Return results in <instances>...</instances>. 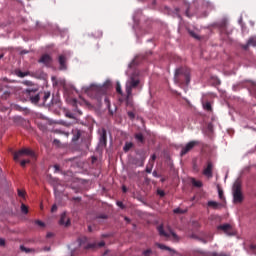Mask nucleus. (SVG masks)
Returning <instances> with one entry per match:
<instances>
[{
    "mask_svg": "<svg viewBox=\"0 0 256 256\" xmlns=\"http://www.w3.org/2000/svg\"><path fill=\"white\" fill-rule=\"evenodd\" d=\"M140 87V78L139 75L136 73H133L129 76L125 83V101L126 103H129L130 99H132V91L133 89H139Z\"/></svg>",
    "mask_w": 256,
    "mask_h": 256,
    "instance_id": "obj_1",
    "label": "nucleus"
},
{
    "mask_svg": "<svg viewBox=\"0 0 256 256\" xmlns=\"http://www.w3.org/2000/svg\"><path fill=\"white\" fill-rule=\"evenodd\" d=\"M174 81L178 85H189L190 83V69L188 68H178L175 71Z\"/></svg>",
    "mask_w": 256,
    "mask_h": 256,
    "instance_id": "obj_2",
    "label": "nucleus"
},
{
    "mask_svg": "<svg viewBox=\"0 0 256 256\" xmlns=\"http://www.w3.org/2000/svg\"><path fill=\"white\" fill-rule=\"evenodd\" d=\"M244 201L242 194V185L240 181H236L233 186V202L234 204H241Z\"/></svg>",
    "mask_w": 256,
    "mask_h": 256,
    "instance_id": "obj_3",
    "label": "nucleus"
},
{
    "mask_svg": "<svg viewBox=\"0 0 256 256\" xmlns=\"http://www.w3.org/2000/svg\"><path fill=\"white\" fill-rule=\"evenodd\" d=\"M79 246L83 248L84 250H94L97 247L102 248L105 246V242L101 241L98 244L97 243H87V237H81L78 239Z\"/></svg>",
    "mask_w": 256,
    "mask_h": 256,
    "instance_id": "obj_4",
    "label": "nucleus"
},
{
    "mask_svg": "<svg viewBox=\"0 0 256 256\" xmlns=\"http://www.w3.org/2000/svg\"><path fill=\"white\" fill-rule=\"evenodd\" d=\"M217 230L223 231L224 234H226L227 236H230V237L236 235L235 229L233 228L232 225H230V224H228V223L219 225V226L217 227Z\"/></svg>",
    "mask_w": 256,
    "mask_h": 256,
    "instance_id": "obj_5",
    "label": "nucleus"
},
{
    "mask_svg": "<svg viewBox=\"0 0 256 256\" xmlns=\"http://www.w3.org/2000/svg\"><path fill=\"white\" fill-rule=\"evenodd\" d=\"M22 157H33V150L29 148H23L22 150L14 153V160L18 161Z\"/></svg>",
    "mask_w": 256,
    "mask_h": 256,
    "instance_id": "obj_6",
    "label": "nucleus"
},
{
    "mask_svg": "<svg viewBox=\"0 0 256 256\" xmlns=\"http://www.w3.org/2000/svg\"><path fill=\"white\" fill-rule=\"evenodd\" d=\"M199 145V141L193 140L186 144L185 147L182 148L180 153L181 157L187 155L190 151H192L196 146Z\"/></svg>",
    "mask_w": 256,
    "mask_h": 256,
    "instance_id": "obj_7",
    "label": "nucleus"
},
{
    "mask_svg": "<svg viewBox=\"0 0 256 256\" xmlns=\"http://www.w3.org/2000/svg\"><path fill=\"white\" fill-rule=\"evenodd\" d=\"M39 63H43L46 67H51L53 63V58L49 54H44L39 59Z\"/></svg>",
    "mask_w": 256,
    "mask_h": 256,
    "instance_id": "obj_8",
    "label": "nucleus"
},
{
    "mask_svg": "<svg viewBox=\"0 0 256 256\" xmlns=\"http://www.w3.org/2000/svg\"><path fill=\"white\" fill-rule=\"evenodd\" d=\"M203 175L208 179L213 178V164L211 161L207 162V167L204 169Z\"/></svg>",
    "mask_w": 256,
    "mask_h": 256,
    "instance_id": "obj_9",
    "label": "nucleus"
},
{
    "mask_svg": "<svg viewBox=\"0 0 256 256\" xmlns=\"http://www.w3.org/2000/svg\"><path fill=\"white\" fill-rule=\"evenodd\" d=\"M59 224L65 227H69L71 225V220L69 219V217H67L66 212L62 213Z\"/></svg>",
    "mask_w": 256,
    "mask_h": 256,
    "instance_id": "obj_10",
    "label": "nucleus"
},
{
    "mask_svg": "<svg viewBox=\"0 0 256 256\" xmlns=\"http://www.w3.org/2000/svg\"><path fill=\"white\" fill-rule=\"evenodd\" d=\"M58 62H59L61 71H65V69H67V56L61 54L58 57Z\"/></svg>",
    "mask_w": 256,
    "mask_h": 256,
    "instance_id": "obj_11",
    "label": "nucleus"
},
{
    "mask_svg": "<svg viewBox=\"0 0 256 256\" xmlns=\"http://www.w3.org/2000/svg\"><path fill=\"white\" fill-rule=\"evenodd\" d=\"M72 143H76L79 139H82L83 141V137H82V131L81 130H78V129H75L72 131Z\"/></svg>",
    "mask_w": 256,
    "mask_h": 256,
    "instance_id": "obj_12",
    "label": "nucleus"
},
{
    "mask_svg": "<svg viewBox=\"0 0 256 256\" xmlns=\"http://www.w3.org/2000/svg\"><path fill=\"white\" fill-rule=\"evenodd\" d=\"M100 144L106 146L107 144V132L103 128L100 133Z\"/></svg>",
    "mask_w": 256,
    "mask_h": 256,
    "instance_id": "obj_13",
    "label": "nucleus"
},
{
    "mask_svg": "<svg viewBox=\"0 0 256 256\" xmlns=\"http://www.w3.org/2000/svg\"><path fill=\"white\" fill-rule=\"evenodd\" d=\"M249 46H256V38L251 37V38L248 40L247 44L242 45V48H243L244 50H248Z\"/></svg>",
    "mask_w": 256,
    "mask_h": 256,
    "instance_id": "obj_14",
    "label": "nucleus"
},
{
    "mask_svg": "<svg viewBox=\"0 0 256 256\" xmlns=\"http://www.w3.org/2000/svg\"><path fill=\"white\" fill-rule=\"evenodd\" d=\"M157 231L161 237H165V238L170 237V234L164 231V227L162 224L157 227Z\"/></svg>",
    "mask_w": 256,
    "mask_h": 256,
    "instance_id": "obj_15",
    "label": "nucleus"
},
{
    "mask_svg": "<svg viewBox=\"0 0 256 256\" xmlns=\"http://www.w3.org/2000/svg\"><path fill=\"white\" fill-rule=\"evenodd\" d=\"M134 137H135V140L137 141V143H140V144L144 145V143H145V137L143 136V134H142L141 132L136 133V134L134 135Z\"/></svg>",
    "mask_w": 256,
    "mask_h": 256,
    "instance_id": "obj_16",
    "label": "nucleus"
},
{
    "mask_svg": "<svg viewBox=\"0 0 256 256\" xmlns=\"http://www.w3.org/2000/svg\"><path fill=\"white\" fill-rule=\"evenodd\" d=\"M31 93H33V89H26V90H24V95L27 96V98L29 99L30 103H33V95H31Z\"/></svg>",
    "mask_w": 256,
    "mask_h": 256,
    "instance_id": "obj_17",
    "label": "nucleus"
},
{
    "mask_svg": "<svg viewBox=\"0 0 256 256\" xmlns=\"http://www.w3.org/2000/svg\"><path fill=\"white\" fill-rule=\"evenodd\" d=\"M208 207L213 208L214 210H217L219 209V207H221V204L216 201H209Z\"/></svg>",
    "mask_w": 256,
    "mask_h": 256,
    "instance_id": "obj_18",
    "label": "nucleus"
},
{
    "mask_svg": "<svg viewBox=\"0 0 256 256\" xmlns=\"http://www.w3.org/2000/svg\"><path fill=\"white\" fill-rule=\"evenodd\" d=\"M218 27L220 28V30L222 32H225L226 31V28H227V20L224 19L222 20L220 23H218Z\"/></svg>",
    "mask_w": 256,
    "mask_h": 256,
    "instance_id": "obj_19",
    "label": "nucleus"
},
{
    "mask_svg": "<svg viewBox=\"0 0 256 256\" xmlns=\"http://www.w3.org/2000/svg\"><path fill=\"white\" fill-rule=\"evenodd\" d=\"M116 92L118 93V95H121V97H125V95H126L122 91V87H121L120 82L116 83Z\"/></svg>",
    "mask_w": 256,
    "mask_h": 256,
    "instance_id": "obj_20",
    "label": "nucleus"
},
{
    "mask_svg": "<svg viewBox=\"0 0 256 256\" xmlns=\"http://www.w3.org/2000/svg\"><path fill=\"white\" fill-rule=\"evenodd\" d=\"M133 147V143L132 142H126L124 147H123V151L125 153L129 152Z\"/></svg>",
    "mask_w": 256,
    "mask_h": 256,
    "instance_id": "obj_21",
    "label": "nucleus"
},
{
    "mask_svg": "<svg viewBox=\"0 0 256 256\" xmlns=\"http://www.w3.org/2000/svg\"><path fill=\"white\" fill-rule=\"evenodd\" d=\"M15 75H17V77L23 78V77H27V75H29V72H23L21 70H16Z\"/></svg>",
    "mask_w": 256,
    "mask_h": 256,
    "instance_id": "obj_22",
    "label": "nucleus"
},
{
    "mask_svg": "<svg viewBox=\"0 0 256 256\" xmlns=\"http://www.w3.org/2000/svg\"><path fill=\"white\" fill-rule=\"evenodd\" d=\"M40 95L44 103L47 101V99H49V97H51V93L49 92H40Z\"/></svg>",
    "mask_w": 256,
    "mask_h": 256,
    "instance_id": "obj_23",
    "label": "nucleus"
},
{
    "mask_svg": "<svg viewBox=\"0 0 256 256\" xmlns=\"http://www.w3.org/2000/svg\"><path fill=\"white\" fill-rule=\"evenodd\" d=\"M156 246H157L159 249H161V250H166V251L172 252L171 248L168 247V246H166V245H164V244L157 243Z\"/></svg>",
    "mask_w": 256,
    "mask_h": 256,
    "instance_id": "obj_24",
    "label": "nucleus"
},
{
    "mask_svg": "<svg viewBox=\"0 0 256 256\" xmlns=\"http://www.w3.org/2000/svg\"><path fill=\"white\" fill-rule=\"evenodd\" d=\"M211 81H212L213 85H215V86L221 85L220 79L215 76L211 77Z\"/></svg>",
    "mask_w": 256,
    "mask_h": 256,
    "instance_id": "obj_25",
    "label": "nucleus"
},
{
    "mask_svg": "<svg viewBox=\"0 0 256 256\" xmlns=\"http://www.w3.org/2000/svg\"><path fill=\"white\" fill-rule=\"evenodd\" d=\"M192 185L196 188H202L203 184L201 181H197L195 179L192 180Z\"/></svg>",
    "mask_w": 256,
    "mask_h": 256,
    "instance_id": "obj_26",
    "label": "nucleus"
},
{
    "mask_svg": "<svg viewBox=\"0 0 256 256\" xmlns=\"http://www.w3.org/2000/svg\"><path fill=\"white\" fill-rule=\"evenodd\" d=\"M21 213H23L24 215H27V213H29V208L23 203L21 204Z\"/></svg>",
    "mask_w": 256,
    "mask_h": 256,
    "instance_id": "obj_27",
    "label": "nucleus"
},
{
    "mask_svg": "<svg viewBox=\"0 0 256 256\" xmlns=\"http://www.w3.org/2000/svg\"><path fill=\"white\" fill-rule=\"evenodd\" d=\"M102 35H103V33L100 30H94L92 32V36L95 37V38H100Z\"/></svg>",
    "mask_w": 256,
    "mask_h": 256,
    "instance_id": "obj_28",
    "label": "nucleus"
},
{
    "mask_svg": "<svg viewBox=\"0 0 256 256\" xmlns=\"http://www.w3.org/2000/svg\"><path fill=\"white\" fill-rule=\"evenodd\" d=\"M134 165H136L137 167H143L144 166V159H141V160L136 159L134 161Z\"/></svg>",
    "mask_w": 256,
    "mask_h": 256,
    "instance_id": "obj_29",
    "label": "nucleus"
},
{
    "mask_svg": "<svg viewBox=\"0 0 256 256\" xmlns=\"http://www.w3.org/2000/svg\"><path fill=\"white\" fill-rule=\"evenodd\" d=\"M204 110L205 111H212V106H211V103L210 102H206L204 105Z\"/></svg>",
    "mask_w": 256,
    "mask_h": 256,
    "instance_id": "obj_30",
    "label": "nucleus"
},
{
    "mask_svg": "<svg viewBox=\"0 0 256 256\" xmlns=\"http://www.w3.org/2000/svg\"><path fill=\"white\" fill-rule=\"evenodd\" d=\"M168 230H169L170 235L173 237V239H174L175 241H178V240H179V237L177 236V234H176L175 232H173V231L171 230V228H168Z\"/></svg>",
    "mask_w": 256,
    "mask_h": 256,
    "instance_id": "obj_31",
    "label": "nucleus"
},
{
    "mask_svg": "<svg viewBox=\"0 0 256 256\" xmlns=\"http://www.w3.org/2000/svg\"><path fill=\"white\" fill-rule=\"evenodd\" d=\"M40 99H41V93H39V94H37V95H34V97H33V103H34V104H35V103H39Z\"/></svg>",
    "mask_w": 256,
    "mask_h": 256,
    "instance_id": "obj_32",
    "label": "nucleus"
},
{
    "mask_svg": "<svg viewBox=\"0 0 256 256\" xmlns=\"http://www.w3.org/2000/svg\"><path fill=\"white\" fill-rule=\"evenodd\" d=\"M153 253L152 249H146L143 251V256H151Z\"/></svg>",
    "mask_w": 256,
    "mask_h": 256,
    "instance_id": "obj_33",
    "label": "nucleus"
},
{
    "mask_svg": "<svg viewBox=\"0 0 256 256\" xmlns=\"http://www.w3.org/2000/svg\"><path fill=\"white\" fill-rule=\"evenodd\" d=\"M173 212H174V214H184L185 213V211L180 208L174 209Z\"/></svg>",
    "mask_w": 256,
    "mask_h": 256,
    "instance_id": "obj_34",
    "label": "nucleus"
},
{
    "mask_svg": "<svg viewBox=\"0 0 256 256\" xmlns=\"http://www.w3.org/2000/svg\"><path fill=\"white\" fill-rule=\"evenodd\" d=\"M108 216L106 214H99L97 215L96 219L106 220Z\"/></svg>",
    "mask_w": 256,
    "mask_h": 256,
    "instance_id": "obj_35",
    "label": "nucleus"
},
{
    "mask_svg": "<svg viewBox=\"0 0 256 256\" xmlns=\"http://www.w3.org/2000/svg\"><path fill=\"white\" fill-rule=\"evenodd\" d=\"M35 224L38 225L40 228H45V223L43 221L37 220Z\"/></svg>",
    "mask_w": 256,
    "mask_h": 256,
    "instance_id": "obj_36",
    "label": "nucleus"
},
{
    "mask_svg": "<svg viewBox=\"0 0 256 256\" xmlns=\"http://www.w3.org/2000/svg\"><path fill=\"white\" fill-rule=\"evenodd\" d=\"M27 163H29L28 159H24L20 162L21 167H25L27 165Z\"/></svg>",
    "mask_w": 256,
    "mask_h": 256,
    "instance_id": "obj_37",
    "label": "nucleus"
},
{
    "mask_svg": "<svg viewBox=\"0 0 256 256\" xmlns=\"http://www.w3.org/2000/svg\"><path fill=\"white\" fill-rule=\"evenodd\" d=\"M189 34L195 39H200V37L193 31H189Z\"/></svg>",
    "mask_w": 256,
    "mask_h": 256,
    "instance_id": "obj_38",
    "label": "nucleus"
},
{
    "mask_svg": "<svg viewBox=\"0 0 256 256\" xmlns=\"http://www.w3.org/2000/svg\"><path fill=\"white\" fill-rule=\"evenodd\" d=\"M104 103L106 104V107H107L108 109H110V101H109L108 97H105Z\"/></svg>",
    "mask_w": 256,
    "mask_h": 256,
    "instance_id": "obj_39",
    "label": "nucleus"
},
{
    "mask_svg": "<svg viewBox=\"0 0 256 256\" xmlns=\"http://www.w3.org/2000/svg\"><path fill=\"white\" fill-rule=\"evenodd\" d=\"M18 197H25V192L21 189H18Z\"/></svg>",
    "mask_w": 256,
    "mask_h": 256,
    "instance_id": "obj_40",
    "label": "nucleus"
},
{
    "mask_svg": "<svg viewBox=\"0 0 256 256\" xmlns=\"http://www.w3.org/2000/svg\"><path fill=\"white\" fill-rule=\"evenodd\" d=\"M53 145H54V146H57V147H60V146H61V141H59V140H57V139H54Z\"/></svg>",
    "mask_w": 256,
    "mask_h": 256,
    "instance_id": "obj_41",
    "label": "nucleus"
},
{
    "mask_svg": "<svg viewBox=\"0 0 256 256\" xmlns=\"http://www.w3.org/2000/svg\"><path fill=\"white\" fill-rule=\"evenodd\" d=\"M152 168H153V163L151 164L150 167H148V166L146 167V173H147V174H151Z\"/></svg>",
    "mask_w": 256,
    "mask_h": 256,
    "instance_id": "obj_42",
    "label": "nucleus"
},
{
    "mask_svg": "<svg viewBox=\"0 0 256 256\" xmlns=\"http://www.w3.org/2000/svg\"><path fill=\"white\" fill-rule=\"evenodd\" d=\"M24 85H27L28 87H31V85H33V82L29 81V80H25L23 82Z\"/></svg>",
    "mask_w": 256,
    "mask_h": 256,
    "instance_id": "obj_43",
    "label": "nucleus"
},
{
    "mask_svg": "<svg viewBox=\"0 0 256 256\" xmlns=\"http://www.w3.org/2000/svg\"><path fill=\"white\" fill-rule=\"evenodd\" d=\"M117 206H118L120 209H124V208H125L124 204H123L121 201H117Z\"/></svg>",
    "mask_w": 256,
    "mask_h": 256,
    "instance_id": "obj_44",
    "label": "nucleus"
},
{
    "mask_svg": "<svg viewBox=\"0 0 256 256\" xmlns=\"http://www.w3.org/2000/svg\"><path fill=\"white\" fill-rule=\"evenodd\" d=\"M57 212V204H54L51 208V213Z\"/></svg>",
    "mask_w": 256,
    "mask_h": 256,
    "instance_id": "obj_45",
    "label": "nucleus"
},
{
    "mask_svg": "<svg viewBox=\"0 0 256 256\" xmlns=\"http://www.w3.org/2000/svg\"><path fill=\"white\" fill-rule=\"evenodd\" d=\"M128 117H130V119H133L135 117V114L133 112L129 111Z\"/></svg>",
    "mask_w": 256,
    "mask_h": 256,
    "instance_id": "obj_46",
    "label": "nucleus"
},
{
    "mask_svg": "<svg viewBox=\"0 0 256 256\" xmlns=\"http://www.w3.org/2000/svg\"><path fill=\"white\" fill-rule=\"evenodd\" d=\"M21 251H25L26 253H29V249L25 248V246H20Z\"/></svg>",
    "mask_w": 256,
    "mask_h": 256,
    "instance_id": "obj_47",
    "label": "nucleus"
},
{
    "mask_svg": "<svg viewBox=\"0 0 256 256\" xmlns=\"http://www.w3.org/2000/svg\"><path fill=\"white\" fill-rule=\"evenodd\" d=\"M72 201L79 203L81 201V198L80 197H73Z\"/></svg>",
    "mask_w": 256,
    "mask_h": 256,
    "instance_id": "obj_48",
    "label": "nucleus"
},
{
    "mask_svg": "<svg viewBox=\"0 0 256 256\" xmlns=\"http://www.w3.org/2000/svg\"><path fill=\"white\" fill-rule=\"evenodd\" d=\"M4 245H5V239L0 238V246L4 247Z\"/></svg>",
    "mask_w": 256,
    "mask_h": 256,
    "instance_id": "obj_49",
    "label": "nucleus"
},
{
    "mask_svg": "<svg viewBox=\"0 0 256 256\" xmlns=\"http://www.w3.org/2000/svg\"><path fill=\"white\" fill-rule=\"evenodd\" d=\"M215 256H229V255H226L224 253H217V252H214Z\"/></svg>",
    "mask_w": 256,
    "mask_h": 256,
    "instance_id": "obj_50",
    "label": "nucleus"
},
{
    "mask_svg": "<svg viewBox=\"0 0 256 256\" xmlns=\"http://www.w3.org/2000/svg\"><path fill=\"white\" fill-rule=\"evenodd\" d=\"M158 194H159L160 197H164V196H165V193H164V191H162V190H159V191H158Z\"/></svg>",
    "mask_w": 256,
    "mask_h": 256,
    "instance_id": "obj_51",
    "label": "nucleus"
},
{
    "mask_svg": "<svg viewBox=\"0 0 256 256\" xmlns=\"http://www.w3.org/2000/svg\"><path fill=\"white\" fill-rule=\"evenodd\" d=\"M34 77H36L37 79H41V78L45 77V74H44V73H41L40 76H36V75L34 74Z\"/></svg>",
    "mask_w": 256,
    "mask_h": 256,
    "instance_id": "obj_52",
    "label": "nucleus"
},
{
    "mask_svg": "<svg viewBox=\"0 0 256 256\" xmlns=\"http://www.w3.org/2000/svg\"><path fill=\"white\" fill-rule=\"evenodd\" d=\"M252 92H253V95H255L256 97V85H253Z\"/></svg>",
    "mask_w": 256,
    "mask_h": 256,
    "instance_id": "obj_53",
    "label": "nucleus"
},
{
    "mask_svg": "<svg viewBox=\"0 0 256 256\" xmlns=\"http://www.w3.org/2000/svg\"><path fill=\"white\" fill-rule=\"evenodd\" d=\"M250 248H251L252 251H255L256 250V244H251Z\"/></svg>",
    "mask_w": 256,
    "mask_h": 256,
    "instance_id": "obj_54",
    "label": "nucleus"
},
{
    "mask_svg": "<svg viewBox=\"0 0 256 256\" xmlns=\"http://www.w3.org/2000/svg\"><path fill=\"white\" fill-rule=\"evenodd\" d=\"M25 127H31V122L30 121H25Z\"/></svg>",
    "mask_w": 256,
    "mask_h": 256,
    "instance_id": "obj_55",
    "label": "nucleus"
},
{
    "mask_svg": "<svg viewBox=\"0 0 256 256\" xmlns=\"http://www.w3.org/2000/svg\"><path fill=\"white\" fill-rule=\"evenodd\" d=\"M153 177L154 178H159V175H158L157 171H153Z\"/></svg>",
    "mask_w": 256,
    "mask_h": 256,
    "instance_id": "obj_56",
    "label": "nucleus"
},
{
    "mask_svg": "<svg viewBox=\"0 0 256 256\" xmlns=\"http://www.w3.org/2000/svg\"><path fill=\"white\" fill-rule=\"evenodd\" d=\"M219 197L221 200L223 199V191L222 190H219Z\"/></svg>",
    "mask_w": 256,
    "mask_h": 256,
    "instance_id": "obj_57",
    "label": "nucleus"
},
{
    "mask_svg": "<svg viewBox=\"0 0 256 256\" xmlns=\"http://www.w3.org/2000/svg\"><path fill=\"white\" fill-rule=\"evenodd\" d=\"M46 237H47L48 239L51 238V237H53V233H51V232L47 233Z\"/></svg>",
    "mask_w": 256,
    "mask_h": 256,
    "instance_id": "obj_58",
    "label": "nucleus"
},
{
    "mask_svg": "<svg viewBox=\"0 0 256 256\" xmlns=\"http://www.w3.org/2000/svg\"><path fill=\"white\" fill-rule=\"evenodd\" d=\"M122 192H123V193H127V188H126V186H124V185H123V187H122Z\"/></svg>",
    "mask_w": 256,
    "mask_h": 256,
    "instance_id": "obj_59",
    "label": "nucleus"
},
{
    "mask_svg": "<svg viewBox=\"0 0 256 256\" xmlns=\"http://www.w3.org/2000/svg\"><path fill=\"white\" fill-rule=\"evenodd\" d=\"M151 160H152V162H155V160H156V155H155V154H153V155L151 156Z\"/></svg>",
    "mask_w": 256,
    "mask_h": 256,
    "instance_id": "obj_60",
    "label": "nucleus"
},
{
    "mask_svg": "<svg viewBox=\"0 0 256 256\" xmlns=\"http://www.w3.org/2000/svg\"><path fill=\"white\" fill-rule=\"evenodd\" d=\"M88 231L92 233V227L90 225L88 226Z\"/></svg>",
    "mask_w": 256,
    "mask_h": 256,
    "instance_id": "obj_61",
    "label": "nucleus"
},
{
    "mask_svg": "<svg viewBox=\"0 0 256 256\" xmlns=\"http://www.w3.org/2000/svg\"><path fill=\"white\" fill-rule=\"evenodd\" d=\"M54 168L56 171H59V165H55Z\"/></svg>",
    "mask_w": 256,
    "mask_h": 256,
    "instance_id": "obj_62",
    "label": "nucleus"
},
{
    "mask_svg": "<svg viewBox=\"0 0 256 256\" xmlns=\"http://www.w3.org/2000/svg\"><path fill=\"white\" fill-rule=\"evenodd\" d=\"M125 221H126L127 223H130V219H129L128 217H125Z\"/></svg>",
    "mask_w": 256,
    "mask_h": 256,
    "instance_id": "obj_63",
    "label": "nucleus"
},
{
    "mask_svg": "<svg viewBox=\"0 0 256 256\" xmlns=\"http://www.w3.org/2000/svg\"><path fill=\"white\" fill-rule=\"evenodd\" d=\"M107 254H108V250H106V251L104 252L103 256H107Z\"/></svg>",
    "mask_w": 256,
    "mask_h": 256,
    "instance_id": "obj_64",
    "label": "nucleus"
}]
</instances>
